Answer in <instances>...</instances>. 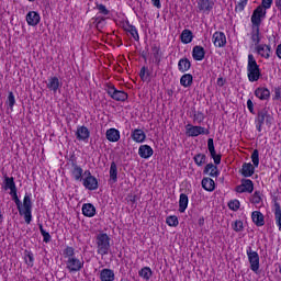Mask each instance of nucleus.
<instances>
[{
  "mask_svg": "<svg viewBox=\"0 0 281 281\" xmlns=\"http://www.w3.org/2000/svg\"><path fill=\"white\" fill-rule=\"evenodd\" d=\"M26 22L27 25H31L32 27H36L41 23V14L36 11H30L26 14Z\"/></svg>",
  "mask_w": 281,
  "mask_h": 281,
  "instance_id": "19",
  "label": "nucleus"
},
{
  "mask_svg": "<svg viewBox=\"0 0 281 281\" xmlns=\"http://www.w3.org/2000/svg\"><path fill=\"white\" fill-rule=\"evenodd\" d=\"M199 12L210 14L214 10V1L212 0H198Z\"/></svg>",
  "mask_w": 281,
  "mask_h": 281,
  "instance_id": "16",
  "label": "nucleus"
},
{
  "mask_svg": "<svg viewBox=\"0 0 281 281\" xmlns=\"http://www.w3.org/2000/svg\"><path fill=\"white\" fill-rule=\"evenodd\" d=\"M247 109L249 113H251L252 115H256V110H254V101H251V99L247 100Z\"/></svg>",
  "mask_w": 281,
  "mask_h": 281,
  "instance_id": "58",
  "label": "nucleus"
},
{
  "mask_svg": "<svg viewBox=\"0 0 281 281\" xmlns=\"http://www.w3.org/2000/svg\"><path fill=\"white\" fill-rule=\"evenodd\" d=\"M203 175H209L210 177H218L221 171H218V167H216V165L210 162L204 167Z\"/></svg>",
  "mask_w": 281,
  "mask_h": 281,
  "instance_id": "30",
  "label": "nucleus"
},
{
  "mask_svg": "<svg viewBox=\"0 0 281 281\" xmlns=\"http://www.w3.org/2000/svg\"><path fill=\"white\" fill-rule=\"evenodd\" d=\"M247 72L249 82H258L262 76L260 66L258 65V61H256L254 54L248 55Z\"/></svg>",
  "mask_w": 281,
  "mask_h": 281,
  "instance_id": "2",
  "label": "nucleus"
},
{
  "mask_svg": "<svg viewBox=\"0 0 281 281\" xmlns=\"http://www.w3.org/2000/svg\"><path fill=\"white\" fill-rule=\"evenodd\" d=\"M109 182L110 183H117V164H115V161H112L111 166H110Z\"/></svg>",
  "mask_w": 281,
  "mask_h": 281,
  "instance_id": "38",
  "label": "nucleus"
},
{
  "mask_svg": "<svg viewBox=\"0 0 281 281\" xmlns=\"http://www.w3.org/2000/svg\"><path fill=\"white\" fill-rule=\"evenodd\" d=\"M250 202L254 203V205H259V203L262 202V193L260 191H255L250 199Z\"/></svg>",
  "mask_w": 281,
  "mask_h": 281,
  "instance_id": "51",
  "label": "nucleus"
},
{
  "mask_svg": "<svg viewBox=\"0 0 281 281\" xmlns=\"http://www.w3.org/2000/svg\"><path fill=\"white\" fill-rule=\"evenodd\" d=\"M25 265L32 269L34 267V252L32 250H24Z\"/></svg>",
  "mask_w": 281,
  "mask_h": 281,
  "instance_id": "43",
  "label": "nucleus"
},
{
  "mask_svg": "<svg viewBox=\"0 0 281 281\" xmlns=\"http://www.w3.org/2000/svg\"><path fill=\"white\" fill-rule=\"evenodd\" d=\"M46 87L48 90L53 91V93H58L63 88V81L56 76L49 77L48 81L46 82Z\"/></svg>",
  "mask_w": 281,
  "mask_h": 281,
  "instance_id": "13",
  "label": "nucleus"
},
{
  "mask_svg": "<svg viewBox=\"0 0 281 281\" xmlns=\"http://www.w3.org/2000/svg\"><path fill=\"white\" fill-rule=\"evenodd\" d=\"M228 207L233 212H238V210H240V201H238V200H231L228 202Z\"/></svg>",
  "mask_w": 281,
  "mask_h": 281,
  "instance_id": "54",
  "label": "nucleus"
},
{
  "mask_svg": "<svg viewBox=\"0 0 281 281\" xmlns=\"http://www.w3.org/2000/svg\"><path fill=\"white\" fill-rule=\"evenodd\" d=\"M193 82H194V77L191 74H184L180 78V85L181 87H184V89L192 87Z\"/></svg>",
  "mask_w": 281,
  "mask_h": 281,
  "instance_id": "35",
  "label": "nucleus"
},
{
  "mask_svg": "<svg viewBox=\"0 0 281 281\" xmlns=\"http://www.w3.org/2000/svg\"><path fill=\"white\" fill-rule=\"evenodd\" d=\"M106 93L112 98V100H115L116 102H126L128 100V93L122 90H117L115 86L108 85Z\"/></svg>",
  "mask_w": 281,
  "mask_h": 281,
  "instance_id": "7",
  "label": "nucleus"
},
{
  "mask_svg": "<svg viewBox=\"0 0 281 281\" xmlns=\"http://www.w3.org/2000/svg\"><path fill=\"white\" fill-rule=\"evenodd\" d=\"M7 104L11 111H14V104H16V99L14 98V92L10 91L7 98Z\"/></svg>",
  "mask_w": 281,
  "mask_h": 281,
  "instance_id": "49",
  "label": "nucleus"
},
{
  "mask_svg": "<svg viewBox=\"0 0 281 281\" xmlns=\"http://www.w3.org/2000/svg\"><path fill=\"white\" fill-rule=\"evenodd\" d=\"M166 223L169 227H177L179 225V217L177 215H170L166 218Z\"/></svg>",
  "mask_w": 281,
  "mask_h": 281,
  "instance_id": "50",
  "label": "nucleus"
},
{
  "mask_svg": "<svg viewBox=\"0 0 281 281\" xmlns=\"http://www.w3.org/2000/svg\"><path fill=\"white\" fill-rule=\"evenodd\" d=\"M100 280L101 281H114L115 272L112 269L104 268L100 271Z\"/></svg>",
  "mask_w": 281,
  "mask_h": 281,
  "instance_id": "24",
  "label": "nucleus"
},
{
  "mask_svg": "<svg viewBox=\"0 0 281 281\" xmlns=\"http://www.w3.org/2000/svg\"><path fill=\"white\" fill-rule=\"evenodd\" d=\"M105 137L108 142H120V132L117 131V128H109L105 133Z\"/></svg>",
  "mask_w": 281,
  "mask_h": 281,
  "instance_id": "34",
  "label": "nucleus"
},
{
  "mask_svg": "<svg viewBox=\"0 0 281 281\" xmlns=\"http://www.w3.org/2000/svg\"><path fill=\"white\" fill-rule=\"evenodd\" d=\"M273 100H281V88L280 87H276L274 88V97Z\"/></svg>",
  "mask_w": 281,
  "mask_h": 281,
  "instance_id": "59",
  "label": "nucleus"
},
{
  "mask_svg": "<svg viewBox=\"0 0 281 281\" xmlns=\"http://www.w3.org/2000/svg\"><path fill=\"white\" fill-rule=\"evenodd\" d=\"M64 256L65 258H76V249L71 246H67L65 249H64Z\"/></svg>",
  "mask_w": 281,
  "mask_h": 281,
  "instance_id": "52",
  "label": "nucleus"
},
{
  "mask_svg": "<svg viewBox=\"0 0 281 281\" xmlns=\"http://www.w3.org/2000/svg\"><path fill=\"white\" fill-rule=\"evenodd\" d=\"M18 190L10 191L12 201H14L20 216L24 217L26 225L32 223V193H25L23 202L19 199Z\"/></svg>",
  "mask_w": 281,
  "mask_h": 281,
  "instance_id": "1",
  "label": "nucleus"
},
{
  "mask_svg": "<svg viewBox=\"0 0 281 281\" xmlns=\"http://www.w3.org/2000/svg\"><path fill=\"white\" fill-rule=\"evenodd\" d=\"M93 25H95L97 30L100 32V30H104V25H106V18L99 15L92 18Z\"/></svg>",
  "mask_w": 281,
  "mask_h": 281,
  "instance_id": "39",
  "label": "nucleus"
},
{
  "mask_svg": "<svg viewBox=\"0 0 281 281\" xmlns=\"http://www.w3.org/2000/svg\"><path fill=\"white\" fill-rule=\"evenodd\" d=\"M4 190H16V182H14V177H4Z\"/></svg>",
  "mask_w": 281,
  "mask_h": 281,
  "instance_id": "41",
  "label": "nucleus"
},
{
  "mask_svg": "<svg viewBox=\"0 0 281 281\" xmlns=\"http://www.w3.org/2000/svg\"><path fill=\"white\" fill-rule=\"evenodd\" d=\"M40 227V232L43 236V241L44 243H52V235L49 234V232L45 231V228H43V224H38Z\"/></svg>",
  "mask_w": 281,
  "mask_h": 281,
  "instance_id": "48",
  "label": "nucleus"
},
{
  "mask_svg": "<svg viewBox=\"0 0 281 281\" xmlns=\"http://www.w3.org/2000/svg\"><path fill=\"white\" fill-rule=\"evenodd\" d=\"M186 135L188 137H199V135H210V130L199 126V125H192L188 124L186 126Z\"/></svg>",
  "mask_w": 281,
  "mask_h": 281,
  "instance_id": "9",
  "label": "nucleus"
},
{
  "mask_svg": "<svg viewBox=\"0 0 281 281\" xmlns=\"http://www.w3.org/2000/svg\"><path fill=\"white\" fill-rule=\"evenodd\" d=\"M254 172H256V167L251 165V162H244L240 169V173L243 177H254Z\"/></svg>",
  "mask_w": 281,
  "mask_h": 281,
  "instance_id": "23",
  "label": "nucleus"
},
{
  "mask_svg": "<svg viewBox=\"0 0 281 281\" xmlns=\"http://www.w3.org/2000/svg\"><path fill=\"white\" fill-rule=\"evenodd\" d=\"M271 5H273V0H261L259 8H262L263 10H270Z\"/></svg>",
  "mask_w": 281,
  "mask_h": 281,
  "instance_id": "57",
  "label": "nucleus"
},
{
  "mask_svg": "<svg viewBox=\"0 0 281 281\" xmlns=\"http://www.w3.org/2000/svg\"><path fill=\"white\" fill-rule=\"evenodd\" d=\"M151 52L154 54V63L157 67L161 65V47L157 44L151 46Z\"/></svg>",
  "mask_w": 281,
  "mask_h": 281,
  "instance_id": "33",
  "label": "nucleus"
},
{
  "mask_svg": "<svg viewBox=\"0 0 281 281\" xmlns=\"http://www.w3.org/2000/svg\"><path fill=\"white\" fill-rule=\"evenodd\" d=\"M214 47L223 48L227 45V36L224 32L216 31L212 36Z\"/></svg>",
  "mask_w": 281,
  "mask_h": 281,
  "instance_id": "12",
  "label": "nucleus"
},
{
  "mask_svg": "<svg viewBox=\"0 0 281 281\" xmlns=\"http://www.w3.org/2000/svg\"><path fill=\"white\" fill-rule=\"evenodd\" d=\"M192 58L193 60H196L198 63H201V60H205V48L201 45H195L192 48Z\"/></svg>",
  "mask_w": 281,
  "mask_h": 281,
  "instance_id": "18",
  "label": "nucleus"
},
{
  "mask_svg": "<svg viewBox=\"0 0 281 281\" xmlns=\"http://www.w3.org/2000/svg\"><path fill=\"white\" fill-rule=\"evenodd\" d=\"M255 95L259 100H269L271 98V91L268 88L259 87L255 90Z\"/></svg>",
  "mask_w": 281,
  "mask_h": 281,
  "instance_id": "26",
  "label": "nucleus"
},
{
  "mask_svg": "<svg viewBox=\"0 0 281 281\" xmlns=\"http://www.w3.org/2000/svg\"><path fill=\"white\" fill-rule=\"evenodd\" d=\"M255 122L258 133H262V126L265 123L267 126H271V124H273V116L269 114V110H267V108H263L257 112Z\"/></svg>",
  "mask_w": 281,
  "mask_h": 281,
  "instance_id": "3",
  "label": "nucleus"
},
{
  "mask_svg": "<svg viewBox=\"0 0 281 281\" xmlns=\"http://www.w3.org/2000/svg\"><path fill=\"white\" fill-rule=\"evenodd\" d=\"M180 40L183 45H189L194 40V34L189 29H184L180 34Z\"/></svg>",
  "mask_w": 281,
  "mask_h": 281,
  "instance_id": "32",
  "label": "nucleus"
},
{
  "mask_svg": "<svg viewBox=\"0 0 281 281\" xmlns=\"http://www.w3.org/2000/svg\"><path fill=\"white\" fill-rule=\"evenodd\" d=\"M274 5L281 12V0H274Z\"/></svg>",
  "mask_w": 281,
  "mask_h": 281,
  "instance_id": "63",
  "label": "nucleus"
},
{
  "mask_svg": "<svg viewBox=\"0 0 281 281\" xmlns=\"http://www.w3.org/2000/svg\"><path fill=\"white\" fill-rule=\"evenodd\" d=\"M250 159L252 161L254 167L258 168V166H260V151H258V149H254Z\"/></svg>",
  "mask_w": 281,
  "mask_h": 281,
  "instance_id": "46",
  "label": "nucleus"
},
{
  "mask_svg": "<svg viewBox=\"0 0 281 281\" xmlns=\"http://www.w3.org/2000/svg\"><path fill=\"white\" fill-rule=\"evenodd\" d=\"M94 10H98L99 14H102V16H109V14H111V11L109 9H106V5H104L102 3L95 2Z\"/></svg>",
  "mask_w": 281,
  "mask_h": 281,
  "instance_id": "45",
  "label": "nucleus"
},
{
  "mask_svg": "<svg viewBox=\"0 0 281 281\" xmlns=\"http://www.w3.org/2000/svg\"><path fill=\"white\" fill-rule=\"evenodd\" d=\"M274 221L279 232H281V206L278 202L274 203Z\"/></svg>",
  "mask_w": 281,
  "mask_h": 281,
  "instance_id": "40",
  "label": "nucleus"
},
{
  "mask_svg": "<svg viewBox=\"0 0 281 281\" xmlns=\"http://www.w3.org/2000/svg\"><path fill=\"white\" fill-rule=\"evenodd\" d=\"M235 192H238V194H243L245 192H248V194H251V192H254V181L245 178L241 179V184L235 188Z\"/></svg>",
  "mask_w": 281,
  "mask_h": 281,
  "instance_id": "11",
  "label": "nucleus"
},
{
  "mask_svg": "<svg viewBox=\"0 0 281 281\" xmlns=\"http://www.w3.org/2000/svg\"><path fill=\"white\" fill-rule=\"evenodd\" d=\"M139 278H143V280H150L153 278V269L150 267H144L138 271Z\"/></svg>",
  "mask_w": 281,
  "mask_h": 281,
  "instance_id": "42",
  "label": "nucleus"
},
{
  "mask_svg": "<svg viewBox=\"0 0 281 281\" xmlns=\"http://www.w3.org/2000/svg\"><path fill=\"white\" fill-rule=\"evenodd\" d=\"M150 76V71H148V67L143 66L139 71V78L143 80V82H146L148 80V77Z\"/></svg>",
  "mask_w": 281,
  "mask_h": 281,
  "instance_id": "53",
  "label": "nucleus"
},
{
  "mask_svg": "<svg viewBox=\"0 0 281 281\" xmlns=\"http://www.w3.org/2000/svg\"><path fill=\"white\" fill-rule=\"evenodd\" d=\"M267 19V9L262 7H257L250 16V22L252 27H260L262 22Z\"/></svg>",
  "mask_w": 281,
  "mask_h": 281,
  "instance_id": "5",
  "label": "nucleus"
},
{
  "mask_svg": "<svg viewBox=\"0 0 281 281\" xmlns=\"http://www.w3.org/2000/svg\"><path fill=\"white\" fill-rule=\"evenodd\" d=\"M250 40L251 43H254L255 47H257V45H260V41H262V38L260 37V26H251Z\"/></svg>",
  "mask_w": 281,
  "mask_h": 281,
  "instance_id": "25",
  "label": "nucleus"
},
{
  "mask_svg": "<svg viewBox=\"0 0 281 281\" xmlns=\"http://www.w3.org/2000/svg\"><path fill=\"white\" fill-rule=\"evenodd\" d=\"M188 203H190V200L188 199V194L181 193L179 199V212L183 214L186 210H188Z\"/></svg>",
  "mask_w": 281,
  "mask_h": 281,
  "instance_id": "36",
  "label": "nucleus"
},
{
  "mask_svg": "<svg viewBox=\"0 0 281 281\" xmlns=\"http://www.w3.org/2000/svg\"><path fill=\"white\" fill-rule=\"evenodd\" d=\"M76 137H77L78 142H87V139H89V137H91V132L85 125L78 126L77 132H76Z\"/></svg>",
  "mask_w": 281,
  "mask_h": 281,
  "instance_id": "17",
  "label": "nucleus"
},
{
  "mask_svg": "<svg viewBox=\"0 0 281 281\" xmlns=\"http://www.w3.org/2000/svg\"><path fill=\"white\" fill-rule=\"evenodd\" d=\"M207 149L211 155V159L214 160L215 166H220L222 156L221 154H216V147H214V138L207 139Z\"/></svg>",
  "mask_w": 281,
  "mask_h": 281,
  "instance_id": "14",
  "label": "nucleus"
},
{
  "mask_svg": "<svg viewBox=\"0 0 281 281\" xmlns=\"http://www.w3.org/2000/svg\"><path fill=\"white\" fill-rule=\"evenodd\" d=\"M248 1L249 0H240L235 7V12H243L247 7Z\"/></svg>",
  "mask_w": 281,
  "mask_h": 281,
  "instance_id": "56",
  "label": "nucleus"
},
{
  "mask_svg": "<svg viewBox=\"0 0 281 281\" xmlns=\"http://www.w3.org/2000/svg\"><path fill=\"white\" fill-rule=\"evenodd\" d=\"M131 137L134 142H136V144H144V142H146V133L139 128L132 131Z\"/></svg>",
  "mask_w": 281,
  "mask_h": 281,
  "instance_id": "22",
  "label": "nucleus"
},
{
  "mask_svg": "<svg viewBox=\"0 0 281 281\" xmlns=\"http://www.w3.org/2000/svg\"><path fill=\"white\" fill-rule=\"evenodd\" d=\"M70 166H71V169H70L71 179H74V181H82L85 179L83 177L85 170L82 169V167H80V165H78L74 156H71L70 158Z\"/></svg>",
  "mask_w": 281,
  "mask_h": 281,
  "instance_id": "8",
  "label": "nucleus"
},
{
  "mask_svg": "<svg viewBox=\"0 0 281 281\" xmlns=\"http://www.w3.org/2000/svg\"><path fill=\"white\" fill-rule=\"evenodd\" d=\"M97 251L100 256H109L111 250V237L106 233L97 235Z\"/></svg>",
  "mask_w": 281,
  "mask_h": 281,
  "instance_id": "4",
  "label": "nucleus"
},
{
  "mask_svg": "<svg viewBox=\"0 0 281 281\" xmlns=\"http://www.w3.org/2000/svg\"><path fill=\"white\" fill-rule=\"evenodd\" d=\"M131 203H137V195H128Z\"/></svg>",
  "mask_w": 281,
  "mask_h": 281,
  "instance_id": "64",
  "label": "nucleus"
},
{
  "mask_svg": "<svg viewBox=\"0 0 281 281\" xmlns=\"http://www.w3.org/2000/svg\"><path fill=\"white\" fill-rule=\"evenodd\" d=\"M195 166H203V164H207V156L205 154H196L193 157Z\"/></svg>",
  "mask_w": 281,
  "mask_h": 281,
  "instance_id": "44",
  "label": "nucleus"
},
{
  "mask_svg": "<svg viewBox=\"0 0 281 281\" xmlns=\"http://www.w3.org/2000/svg\"><path fill=\"white\" fill-rule=\"evenodd\" d=\"M276 54H277L278 58H280V60H281V44H279L277 46Z\"/></svg>",
  "mask_w": 281,
  "mask_h": 281,
  "instance_id": "62",
  "label": "nucleus"
},
{
  "mask_svg": "<svg viewBox=\"0 0 281 281\" xmlns=\"http://www.w3.org/2000/svg\"><path fill=\"white\" fill-rule=\"evenodd\" d=\"M83 216L88 218H93L95 216V206L91 203H85L81 207Z\"/></svg>",
  "mask_w": 281,
  "mask_h": 281,
  "instance_id": "27",
  "label": "nucleus"
},
{
  "mask_svg": "<svg viewBox=\"0 0 281 281\" xmlns=\"http://www.w3.org/2000/svg\"><path fill=\"white\" fill-rule=\"evenodd\" d=\"M85 267V260H80L76 257L69 258L66 261V269L69 273H78V271H82Z\"/></svg>",
  "mask_w": 281,
  "mask_h": 281,
  "instance_id": "10",
  "label": "nucleus"
},
{
  "mask_svg": "<svg viewBox=\"0 0 281 281\" xmlns=\"http://www.w3.org/2000/svg\"><path fill=\"white\" fill-rule=\"evenodd\" d=\"M151 3L154 5V8H157L158 10H160V8H161V0H151Z\"/></svg>",
  "mask_w": 281,
  "mask_h": 281,
  "instance_id": "61",
  "label": "nucleus"
},
{
  "mask_svg": "<svg viewBox=\"0 0 281 281\" xmlns=\"http://www.w3.org/2000/svg\"><path fill=\"white\" fill-rule=\"evenodd\" d=\"M201 183L206 192H214L216 190V182L212 178H203Z\"/></svg>",
  "mask_w": 281,
  "mask_h": 281,
  "instance_id": "31",
  "label": "nucleus"
},
{
  "mask_svg": "<svg viewBox=\"0 0 281 281\" xmlns=\"http://www.w3.org/2000/svg\"><path fill=\"white\" fill-rule=\"evenodd\" d=\"M255 49L257 52V54L259 56H261V58H266L268 60V58H271V45H267V44H259L257 46H255Z\"/></svg>",
  "mask_w": 281,
  "mask_h": 281,
  "instance_id": "15",
  "label": "nucleus"
},
{
  "mask_svg": "<svg viewBox=\"0 0 281 281\" xmlns=\"http://www.w3.org/2000/svg\"><path fill=\"white\" fill-rule=\"evenodd\" d=\"M203 120H205V114H203V112L201 111H193V122L194 124H201L203 122Z\"/></svg>",
  "mask_w": 281,
  "mask_h": 281,
  "instance_id": "47",
  "label": "nucleus"
},
{
  "mask_svg": "<svg viewBox=\"0 0 281 281\" xmlns=\"http://www.w3.org/2000/svg\"><path fill=\"white\" fill-rule=\"evenodd\" d=\"M124 31L127 32V34H131L134 41H139V33L137 32V27H135V25L127 22L126 26H124Z\"/></svg>",
  "mask_w": 281,
  "mask_h": 281,
  "instance_id": "37",
  "label": "nucleus"
},
{
  "mask_svg": "<svg viewBox=\"0 0 281 281\" xmlns=\"http://www.w3.org/2000/svg\"><path fill=\"white\" fill-rule=\"evenodd\" d=\"M225 82H227V80L223 77L217 78V86L218 87H225Z\"/></svg>",
  "mask_w": 281,
  "mask_h": 281,
  "instance_id": "60",
  "label": "nucleus"
},
{
  "mask_svg": "<svg viewBox=\"0 0 281 281\" xmlns=\"http://www.w3.org/2000/svg\"><path fill=\"white\" fill-rule=\"evenodd\" d=\"M154 154L155 150L149 145H140L138 148V155L142 159H150V156Z\"/></svg>",
  "mask_w": 281,
  "mask_h": 281,
  "instance_id": "21",
  "label": "nucleus"
},
{
  "mask_svg": "<svg viewBox=\"0 0 281 281\" xmlns=\"http://www.w3.org/2000/svg\"><path fill=\"white\" fill-rule=\"evenodd\" d=\"M232 228L234 229V232H243L245 229V226L243 225V221L240 220H236L233 224H232Z\"/></svg>",
  "mask_w": 281,
  "mask_h": 281,
  "instance_id": "55",
  "label": "nucleus"
},
{
  "mask_svg": "<svg viewBox=\"0 0 281 281\" xmlns=\"http://www.w3.org/2000/svg\"><path fill=\"white\" fill-rule=\"evenodd\" d=\"M251 218L252 223H255L257 227H262L265 225V215L262 214V212L254 211L251 213Z\"/></svg>",
  "mask_w": 281,
  "mask_h": 281,
  "instance_id": "28",
  "label": "nucleus"
},
{
  "mask_svg": "<svg viewBox=\"0 0 281 281\" xmlns=\"http://www.w3.org/2000/svg\"><path fill=\"white\" fill-rule=\"evenodd\" d=\"M192 67V61L188 59V57H183L178 61V69L181 74H186V71H190Z\"/></svg>",
  "mask_w": 281,
  "mask_h": 281,
  "instance_id": "29",
  "label": "nucleus"
},
{
  "mask_svg": "<svg viewBox=\"0 0 281 281\" xmlns=\"http://www.w3.org/2000/svg\"><path fill=\"white\" fill-rule=\"evenodd\" d=\"M246 254L248 256L250 269L254 271V273L258 274V271H260V255H258V251H254L251 246L247 247Z\"/></svg>",
  "mask_w": 281,
  "mask_h": 281,
  "instance_id": "6",
  "label": "nucleus"
},
{
  "mask_svg": "<svg viewBox=\"0 0 281 281\" xmlns=\"http://www.w3.org/2000/svg\"><path fill=\"white\" fill-rule=\"evenodd\" d=\"M82 186L86 188V190H98L99 184H98V178L92 177V178H83L82 180Z\"/></svg>",
  "mask_w": 281,
  "mask_h": 281,
  "instance_id": "20",
  "label": "nucleus"
}]
</instances>
